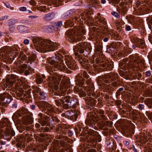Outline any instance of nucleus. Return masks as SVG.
<instances>
[{
  "label": "nucleus",
  "mask_w": 152,
  "mask_h": 152,
  "mask_svg": "<svg viewBox=\"0 0 152 152\" xmlns=\"http://www.w3.org/2000/svg\"><path fill=\"white\" fill-rule=\"evenodd\" d=\"M33 42L43 53L53 51L58 49V46L60 45L58 43L50 40L45 41L39 37L34 38L33 39Z\"/></svg>",
  "instance_id": "nucleus-1"
},
{
  "label": "nucleus",
  "mask_w": 152,
  "mask_h": 152,
  "mask_svg": "<svg viewBox=\"0 0 152 152\" xmlns=\"http://www.w3.org/2000/svg\"><path fill=\"white\" fill-rule=\"evenodd\" d=\"M84 28V27L81 26V27H78L75 30L69 29L66 32V34L69 36V40L72 42L75 40L76 41H79L84 39L83 36L85 32Z\"/></svg>",
  "instance_id": "nucleus-2"
},
{
  "label": "nucleus",
  "mask_w": 152,
  "mask_h": 152,
  "mask_svg": "<svg viewBox=\"0 0 152 152\" xmlns=\"http://www.w3.org/2000/svg\"><path fill=\"white\" fill-rule=\"evenodd\" d=\"M56 54V53H55ZM58 55H55V57L49 58V63L51 65H53L54 67L58 68L61 71H63L66 69L64 65V61L61 58L62 57L60 53H58Z\"/></svg>",
  "instance_id": "nucleus-3"
},
{
  "label": "nucleus",
  "mask_w": 152,
  "mask_h": 152,
  "mask_svg": "<svg viewBox=\"0 0 152 152\" xmlns=\"http://www.w3.org/2000/svg\"><path fill=\"white\" fill-rule=\"evenodd\" d=\"M86 92L83 91L82 87H80L78 86H75V90L78 91L80 94H82V96L85 97L87 94L90 96L91 95V93L94 92V88L93 84H91L90 85L87 86L85 88Z\"/></svg>",
  "instance_id": "nucleus-4"
},
{
  "label": "nucleus",
  "mask_w": 152,
  "mask_h": 152,
  "mask_svg": "<svg viewBox=\"0 0 152 152\" xmlns=\"http://www.w3.org/2000/svg\"><path fill=\"white\" fill-rule=\"evenodd\" d=\"M37 106L39 109L42 108V111L45 112L48 115H50L51 113L53 112V107L48 103L42 101L37 104Z\"/></svg>",
  "instance_id": "nucleus-5"
},
{
  "label": "nucleus",
  "mask_w": 152,
  "mask_h": 152,
  "mask_svg": "<svg viewBox=\"0 0 152 152\" xmlns=\"http://www.w3.org/2000/svg\"><path fill=\"white\" fill-rule=\"evenodd\" d=\"M16 76L14 74H12L11 75H8V77L6 78V81L3 84L5 88L12 87L14 84L16 86L15 83L18 81Z\"/></svg>",
  "instance_id": "nucleus-6"
},
{
  "label": "nucleus",
  "mask_w": 152,
  "mask_h": 152,
  "mask_svg": "<svg viewBox=\"0 0 152 152\" xmlns=\"http://www.w3.org/2000/svg\"><path fill=\"white\" fill-rule=\"evenodd\" d=\"M64 99L66 103L64 104V108L67 109L69 107H75V106L76 101L75 99L72 98H71L70 96L67 95L64 97Z\"/></svg>",
  "instance_id": "nucleus-7"
},
{
  "label": "nucleus",
  "mask_w": 152,
  "mask_h": 152,
  "mask_svg": "<svg viewBox=\"0 0 152 152\" xmlns=\"http://www.w3.org/2000/svg\"><path fill=\"white\" fill-rule=\"evenodd\" d=\"M12 97L8 93L0 94V105L3 106L5 104H9L12 100Z\"/></svg>",
  "instance_id": "nucleus-8"
},
{
  "label": "nucleus",
  "mask_w": 152,
  "mask_h": 152,
  "mask_svg": "<svg viewBox=\"0 0 152 152\" xmlns=\"http://www.w3.org/2000/svg\"><path fill=\"white\" fill-rule=\"evenodd\" d=\"M56 78L59 80H61L60 85L61 88L63 89L64 88H66L68 86L69 84V82L66 76L58 75H57Z\"/></svg>",
  "instance_id": "nucleus-9"
},
{
  "label": "nucleus",
  "mask_w": 152,
  "mask_h": 152,
  "mask_svg": "<svg viewBox=\"0 0 152 152\" xmlns=\"http://www.w3.org/2000/svg\"><path fill=\"white\" fill-rule=\"evenodd\" d=\"M18 22V20L16 18H12L8 21V25L9 26V29L11 32L14 31L16 24Z\"/></svg>",
  "instance_id": "nucleus-10"
},
{
  "label": "nucleus",
  "mask_w": 152,
  "mask_h": 152,
  "mask_svg": "<svg viewBox=\"0 0 152 152\" xmlns=\"http://www.w3.org/2000/svg\"><path fill=\"white\" fill-rule=\"evenodd\" d=\"M33 122V118L29 115L23 117L22 124L26 125L32 124Z\"/></svg>",
  "instance_id": "nucleus-11"
},
{
  "label": "nucleus",
  "mask_w": 152,
  "mask_h": 152,
  "mask_svg": "<svg viewBox=\"0 0 152 152\" xmlns=\"http://www.w3.org/2000/svg\"><path fill=\"white\" fill-rule=\"evenodd\" d=\"M110 75L109 74H105L102 76L99 77L98 81L100 80L106 83H110L111 82L110 80ZM98 82H99V81Z\"/></svg>",
  "instance_id": "nucleus-12"
},
{
  "label": "nucleus",
  "mask_w": 152,
  "mask_h": 152,
  "mask_svg": "<svg viewBox=\"0 0 152 152\" xmlns=\"http://www.w3.org/2000/svg\"><path fill=\"white\" fill-rule=\"evenodd\" d=\"M10 122L7 118H4L0 122V128H3L5 126L10 127Z\"/></svg>",
  "instance_id": "nucleus-13"
},
{
  "label": "nucleus",
  "mask_w": 152,
  "mask_h": 152,
  "mask_svg": "<svg viewBox=\"0 0 152 152\" xmlns=\"http://www.w3.org/2000/svg\"><path fill=\"white\" fill-rule=\"evenodd\" d=\"M66 64L68 67H66V69L63 71L68 69V68L72 70H75L77 68L76 64L71 61H66ZM64 65L66 66L64 64Z\"/></svg>",
  "instance_id": "nucleus-14"
},
{
  "label": "nucleus",
  "mask_w": 152,
  "mask_h": 152,
  "mask_svg": "<svg viewBox=\"0 0 152 152\" xmlns=\"http://www.w3.org/2000/svg\"><path fill=\"white\" fill-rule=\"evenodd\" d=\"M55 14L54 12L48 13L43 18V19L45 21H48L54 18Z\"/></svg>",
  "instance_id": "nucleus-15"
},
{
  "label": "nucleus",
  "mask_w": 152,
  "mask_h": 152,
  "mask_svg": "<svg viewBox=\"0 0 152 152\" xmlns=\"http://www.w3.org/2000/svg\"><path fill=\"white\" fill-rule=\"evenodd\" d=\"M100 126L102 127L103 128L104 126H108L110 127H111L113 125V123L110 121H102L100 123Z\"/></svg>",
  "instance_id": "nucleus-16"
},
{
  "label": "nucleus",
  "mask_w": 152,
  "mask_h": 152,
  "mask_svg": "<svg viewBox=\"0 0 152 152\" xmlns=\"http://www.w3.org/2000/svg\"><path fill=\"white\" fill-rule=\"evenodd\" d=\"M17 28L20 32L26 33L28 32V28L26 26L20 25L18 26Z\"/></svg>",
  "instance_id": "nucleus-17"
},
{
  "label": "nucleus",
  "mask_w": 152,
  "mask_h": 152,
  "mask_svg": "<svg viewBox=\"0 0 152 152\" xmlns=\"http://www.w3.org/2000/svg\"><path fill=\"white\" fill-rule=\"evenodd\" d=\"M87 43L86 42H80L77 44L75 46L74 49L75 50L77 51V49H78V47H79L80 48H84L87 46Z\"/></svg>",
  "instance_id": "nucleus-18"
},
{
  "label": "nucleus",
  "mask_w": 152,
  "mask_h": 152,
  "mask_svg": "<svg viewBox=\"0 0 152 152\" xmlns=\"http://www.w3.org/2000/svg\"><path fill=\"white\" fill-rule=\"evenodd\" d=\"M84 48V53L83 55L85 57H87L91 53V48L88 46H86Z\"/></svg>",
  "instance_id": "nucleus-19"
},
{
  "label": "nucleus",
  "mask_w": 152,
  "mask_h": 152,
  "mask_svg": "<svg viewBox=\"0 0 152 152\" xmlns=\"http://www.w3.org/2000/svg\"><path fill=\"white\" fill-rule=\"evenodd\" d=\"M43 29L46 32L50 33L53 32V26H46L43 27Z\"/></svg>",
  "instance_id": "nucleus-20"
},
{
  "label": "nucleus",
  "mask_w": 152,
  "mask_h": 152,
  "mask_svg": "<svg viewBox=\"0 0 152 152\" xmlns=\"http://www.w3.org/2000/svg\"><path fill=\"white\" fill-rule=\"evenodd\" d=\"M65 101L64 99V97H62L61 99H59L55 100V102L57 105L59 106L60 105L61 103L63 106L64 104H65Z\"/></svg>",
  "instance_id": "nucleus-21"
},
{
  "label": "nucleus",
  "mask_w": 152,
  "mask_h": 152,
  "mask_svg": "<svg viewBox=\"0 0 152 152\" xmlns=\"http://www.w3.org/2000/svg\"><path fill=\"white\" fill-rule=\"evenodd\" d=\"M79 62L80 63L82 66L83 67H85L86 65L83 64V62H84L85 64L88 63V60L84 57L81 58L79 60Z\"/></svg>",
  "instance_id": "nucleus-22"
},
{
  "label": "nucleus",
  "mask_w": 152,
  "mask_h": 152,
  "mask_svg": "<svg viewBox=\"0 0 152 152\" xmlns=\"http://www.w3.org/2000/svg\"><path fill=\"white\" fill-rule=\"evenodd\" d=\"M145 103L149 107H152V98L146 99Z\"/></svg>",
  "instance_id": "nucleus-23"
},
{
  "label": "nucleus",
  "mask_w": 152,
  "mask_h": 152,
  "mask_svg": "<svg viewBox=\"0 0 152 152\" xmlns=\"http://www.w3.org/2000/svg\"><path fill=\"white\" fill-rule=\"evenodd\" d=\"M47 96V94L44 91L41 92L39 94V97L40 99L44 100L46 98Z\"/></svg>",
  "instance_id": "nucleus-24"
},
{
  "label": "nucleus",
  "mask_w": 152,
  "mask_h": 152,
  "mask_svg": "<svg viewBox=\"0 0 152 152\" xmlns=\"http://www.w3.org/2000/svg\"><path fill=\"white\" fill-rule=\"evenodd\" d=\"M131 113L133 115H138L137 113H139V115H140V119H142V118H143L144 117L143 115L142 114H140L139 113V112L137 110H133L131 112Z\"/></svg>",
  "instance_id": "nucleus-25"
},
{
  "label": "nucleus",
  "mask_w": 152,
  "mask_h": 152,
  "mask_svg": "<svg viewBox=\"0 0 152 152\" xmlns=\"http://www.w3.org/2000/svg\"><path fill=\"white\" fill-rule=\"evenodd\" d=\"M148 140V139H147V138L146 135H143L142 136H141L140 141L142 143H145L146 142V141Z\"/></svg>",
  "instance_id": "nucleus-26"
},
{
  "label": "nucleus",
  "mask_w": 152,
  "mask_h": 152,
  "mask_svg": "<svg viewBox=\"0 0 152 152\" xmlns=\"http://www.w3.org/2000/svg\"><path fill=\"white\" fill-rule=\"evenodd\" d=\"M145 94L147 96H152V90L151 89H147L145 92Z\"/></svg>",
  "instance_id": "nucleus-27"
},
{
  "label": "nucleus",
  "mask_w": 152,
  "mask_h": 152,
  "mask_svg": "<svg viewBox=\"0 0 152 152\" xmlns=\"http://www.w3.org/2000/svg\"><path fill=\"white\" fill-rule=\"evenodd\" d=\"M12 50L15 52V55H18V51L20 50V48L17 45L15 46L12 48Z\"/></svg>",
  "instance_id": "nucleus-28"
},
{
  "label": "nucleus",
  "mask_w": 152,
  "mask_h": 152,
  "mask_svg": "<svg viewBox=\"0 0 152 152\" xmlns=\"http://www.w3.org/2000/svg\"><path fill=\"white\" fill-rule=\"evenodd\" d=\"M36 58V56L35 54H33L28 57V59L30 61H34Z\"/></svg>",
  "instance_id": "nucleus-29"
},
{
  "label": "nucleus",
  "mask_w": 152,
  "mask_h": 152,
  "mask_svg": "<svg viewBox=\"0 0 152 152\" xmlns=\"http://www.w3.org/2000/svg\"><path fill=\"white\" fill-rule=\"evenodd\" d=\"M38 122L41 124L42 126H44L46 123L47 121L43 120L42 118H39Z\"/></svg>",
  "instance_id": "nucleus-30"
},
{
  "label": "nucleus",
  "mask_w": 152,
  "mask_h": 152,
  "mask_svg": "<svg viewBox=\"0 0 152 152\" xmlns=\"http://www.w3.org/2000/svg\"><path fill=\"white\" fill-rule=\"evenodd\" d=\"M111 76L110 77L111 82L115 80L117 78V74H109Z\"/></svg>",
  "instance_id": "nucleus-31"
},
{
  "label": "nucleus",
  "mask_w": 152,
  "mask_h": 152,
  "mask_svg": "<svg viewBox=\"0 0 152 152\" xmlns=\"http://www.w3.org/2000/svg\"><path fill=\"white\" fill-rule=\"evenodd\" d=\"M21 111V113L23 114V115L29 113V112L28 110V109L25 108L23 107H22Z\"/></svg>",
  "instance_id": "nucleus-32"
},
{
  "label": "nucleus",
  "mask_w": 152,
  "mask_h": 152,
  "mask_svg": "<svg viewBox=\"0 0 152 152\" xmlns=\"http://www.w3.org/2000/svg\"><path fill=\"white\" fill-rule=\"evenodd\" d=\"M10 131L9 128H6V130L5 131L4 133V136L5 137H9L10 136Z\"/></svg>",
  "instance_id": "nucleus-33"
},
{
  "label": "nucleus",
  "mask_w": 152,
  "mask_h": 152,
  "mask_svg": "<svg viewBox=\"0 0 152 152\" xmlns=\"http://www.w3.org/2000/svg\"><path fill=\"white\" fill-rule=\"evenodd\" d=\"M102 48V46L101 45H98L96 46V51L99 52L100 51Z\"/></svg>",
  "instance_id": "nucleus-34"
},
{
  "label": "nucleus",
  "mask_w": 152,
  "mask_h": 152,
  "mask_svg": "<svg viewBox=\"0 0 152 152\" xmlns=\"http://www.w3.org/2000/svg\"><path fill=\"white\" fill-rule=\"evenodd\" d=\"M36 82L37 84H39L43 82V79L40 77H38L36 79Z\"/></svg>",
  "instance_id": "nucleus-35"
},
{
  "label": "nucleus",
  "mask_w": 152,
  "mask_h": 152,
  "mask_svg": "<svg viewBox=\"0 0 152 152\" xmlns=\"http://www.w3.org/2000/svg\"><path fill=\"white\" fill-rule=\"evenodd\" d=\"M106 32L108 34V35H112L113 34L114 30L113 29H110L108 28Z\"/></svg>",
  "instance_id": "nucleus-36"
},
{
  "label": "nucleus",
  "mask_w": 152,
  "mask_h": 152,
  "mask_svg": "<svg viewBox=\"0 0 152 152\" xmlns=\"http://www.w3.org/2000/svg\"><path fill=\"white\" fill-rule=\"evenodd\" d=\"M84 78H77V80L78 82V83H79L81 84V85H82L84 84Z\"/></svg>",
  "instance_id": "nucleus-37"
},
{
  "label": "nucleus",
  "mask_w": 152,
  "mask_h": 152,
  "mask_svg": "<svg viewBox=\"0 0 152 152\" xmlns=\"http://www.w3.org/2000/svg\"><path fill=\"white\" fill-rule=\"evenodd\" d=\"M109 1V3L110 4L112 3L113 4H117L120 1V0H108Z\"/></svg>",
  "instance_id": "nucleus-38"
},
{
  "label": "nucleus",
  "mask_w": 152,
  "mask_h": 152,
  "mask_svg": "<svg viewBox=\"0 0 152 152\" xmlns=\"http://www.w3.org/2000/svg\"><path fill=\"white\" fill-rule=\"evenodd\" d=\"M107 67L106 68H107V70H112L113 68V65L109 63L107 64Z\"/></svg>",
  "instance_id": "nucleus-39"
},
{
  "label": "nucleus",
  "mask_w": 152,
  "mask_h": 152,
  "mask_svg": "<svg viewBox=\"0 0 152 152\" xmlns=\"http://www.w3.org/2000/svg\"><path fill=\"white\" fill-rule=\"evenodd\" d=\"M73 22L71 20H69L66 22V24L68 25H70L71 26L73 25L72 24Z\"/></svg>",
  "instance_id": "nucleus-40"
},
{
  "label": "nucleus",
  "mask_w": 152,
  "mask_h": 152,
  "mask_svg": "<svg viewBox=\"0 0 152 152\" xmlns=\"http://www.w3.org/2000/svg\"><path fill=\"white\" fill-rule=\"evenodd\" d=\"M99 19L98 20V22L100 23H104L105 20V18L102 16H99Z\"/></svg>",
  "instance_id": "nucleus-41"
},
{
  "label": "nucleus",
  "mask_w": 152,
  "mask_h": 152,
  "mask_svg": "<svg viewBox=\"0 0 152 152\" xmlns=\"http://www.w3.org/2000/svg\"><path fill=\"white\" fill-rule=\"evenodd\" d=\"M144 44V41L141 39H140V40H139L137 42V45H139V46H140V45L141 44V45H143Z\"/></svg>",
  "instance_id": "nucleus-42"
},
{
  "label": "nucleus",
  "mask_w": 152,
  "mask_h": 152,
  "mask_svg": "<svg viewBox=\"0 0 152 152\" xmlns=\"http://www.w3.org/2000/svg\"><path fill=\"white\" fill-rule=\"evenodd\" d=\"M86 14L85 13H83L82 12L80 14V17H81V18L83 20L85 19V17L86 16Z\"/></svg>",
  "instance_id": "nucleus-43"
},
{
  "label": "nucleus",
  "mask_w": 152,
  "mask_h": 152,
  "mask_svg": "<svg viewBox=\"0 0 152 152\" xmlns=\"http://www.w3.org/2000/svg\"><path fill=\"white\" fill-rule=\"evenodd\" d=\"M91 120L90 118H88L85 121V123L88 125H90L91 123Z\"/></svg>",
  "instance_id": "nucleus-44"
},
{
  "label": "nucleus",
  "mask_w": 152,
  "mask_h": 152,
  "mask_svg": "<svg viewBox=\"0 0 152 152\" xmlns=\"http://www.w3.org/2000/svg\"><path fill=\"white\" fill-rule=\"evenodd\" d=\"M87 67H86V69H88V70H90L91 71H94V69H93V67L92 66V65L91 66L90 65H89L87 66Z\"/></svg>",
  "instance_id": "nucleus-45"
},
{
  "label": "nucleus",
  "mask_w": 152,
  "mask_h": 152,
  "mask_svg": "<svg viewBox=\"0 0 152 152\" xmlns=\"http://www.w3.org/2000/svg\"><path fill=\"white\" fill-rule=\"evenodd\" d=\"M145 106L142 104H139L138 105V108L141 110H142L144 109Z\"/></svg>",
  "instance_id": "nucleus-46"
},
{
  "label": "nucleus",
  "mask_w": 152,
  "mask_h": 152,
  "mask_svg": "<svg viewBox=\"0 0 152 152\" xmlns=\"http://www.w3.org/2000/svg\"><path fill=\"white\" fill-rule=\"evenodd\" d=\"M42 130L43 132H47L49 131V128L48 127H43L42 128Z\"/></svg>",
  "instance_id": "nucleus-47"
},
{
  "label": "nucleus",
  "mask_w": 152,
  "mask_h": 152,
  "mask_svg": "<svg viewBox=\"0 0 152 152\" xmlns=\"http://www.w3.org/2000/svg\"><path fill=\"white\" fill-rule=\"evenodd\" d=\"M62 25V23L61 21H59L57 23L56 25V27L58 28L60 27Z\"/></svg>",
  "instance_id": "nucleus-48"
},
{
  "label": "nucleus",
  "mask_w": 152,
  "mask_h": 152,
  "mask_svg": "<svg viewBox=\"0 0 152 152\" xmlns=\"http://www.w3.org/2000/svg\"><path fill=\"white\" fill-rule=\"evenodd\" d=\"M85 48H80L77 49V51H79V52L80 54H83L84 53Z\"/></svg>",
  "instance_id": "nucleus-49"
},
{
  "label": "nucleus",
  "mask_w": 152,
  "mask_h": 152,
  "mask_svg": "<svg viewBox=\"0 0 152 152\" xmlns=\"http://www.w3.org/2000/svg\"><path fill=\"white\" fill-rule=\"evenodd\" d=\"M8 17H9L8 16L4 15L1 17V20H6L8 19Z\"/></svg>",
  "instance_id": "nucleus-50"
},
{
  "label": "nucleus",
  "mask_w": 152,
  "mask_h": 152,
  "mask_svg": "<svg viewBox=\"0 0 152 152\" xmlns=\"http://www.w3.org/2000/svg\"><path fill=\"white\" fill-rule=\"evenodd\" d=\"M112 15L117 18H119L120 17L119 15H118L117 12H113L112 13Z\"/></svg>",
  "instance_id": "nucleus-51"
},
{
  "label": "nucleus",
  "mask_w": 152,
  "mask_h": 152,
  "mask_svg": "<svg viewBox=\"0 0 152 152\" xmlns=\"http://www.w3.org/2000/svg\"><path fill=\"white\" fill-rule=\"evenodd\" d=\"M100 116L103 120H106L107 119V118L104 115V114L100 115Z\"/></svg>",
  "instance_id": "nucleus-52"
},
{
  "label": "nucleus",
  "mask_w": 152,
  "mask_h": 152,
  "mask_svg": "<svg viewBox=\"0 0 152 152\" xmlns=\"http://www.w3.org/2000/svg\"><path fill=\"white\" fill-rule=\"evenodd\" d=\"M68 113H70L68 111L66 112L65 113H62L61 114L62 116L64 117L66 116H69L71 115H68Z\"/></svg>",
  "instance_id": "nucleus-53"
},
{
  "label": "nucleus",
  "mask_w": 152,
  "mask_h": 152,
  "mask_svg": "<svg viewBox=\"0 0 152 152\" xmlns=\"http://www.w3.org/2000/svg\"><path fill=\"white\" fill-rule=\"evenodd\" d=\"M83 75L86 78H88V75H87V72L85 71L83 72Z\"/></svg>",
  "instance_id": "nucleus-54"
},
{
  "label": "nucleus",
  "mask_w": 152,
  "mask_h": 152,
  "mask_svg": "<svg viewBox=\"0 0 152 152\" xmlns=\"http://www.w3.org/2000/svg\"><path fill=\"white\" fill-rule=\"evenodd\" d=\"M19 10L20 11H25L26 10V8L24 7H21L19 8Z\"/></svg>",
  "instance_id": "nucleus-55"
},
{
  "label": "nucleus",
  "mask_w": 152,
  "mask_h": 152,
  "mask_svg": "<svg viewBox=\"0 0 152 152\" xmlns=\"http://www.w3.org/2000/svg\"><path fill=\"white\" fill-rule=\"evenodd\" d=\"M97 113L100 115L104 114V111L103 110H98L97 111Z\"/></svg>",
  "instance_id": "nucleus-56"
},
{
  "label": "nucleus",
  "mask_w": 152,
  "mask_h": 152,
  "mask_svg": "<svg viewBox=\"0 0 152 152\" xmlns=\"http://www.w3.org/2000/svg\"><path fill=\"white\" fill-rule=\"evenodd\" d=\"M20 57L21 58V60L23 61L25 60L27 58V57L25 55H23Z\"/></svg>",
  "instance_id": "nucleus-57"
},
{
  "label": "nucleus",
  "mask_w": 152,
  "mask_h": 152,
  "mask_svg": "<svg viewBox=\"0 0 152 152\" xmlns=\"http://www.w3.org/2000/svg\"><path fill=\"white\" fill-rule=\"evenodd\" d=\"M27 66L26 64H24L21 65V67L23 69H26L27 68Z\"/></svg>",
  "instance_id": "nucleus-58"
},
{
  "label": "nucleus",
  "mask_w": 152,
  "mask_h": 152,
  "mask_svg": "<svg viewBox=\"0 0 152 152\" xmlns=\"http://www.w3.org/2000/svg\"><path fill=\"white\" fill-rule=\"evenodd\" d=\"M91 79H89L88 80H87L86 84L88 86L90 85L91 83Z\"/></svg>",
  "instance_id": "nucleus-59"
},
{
  "label": "nucleus",
  "mask_w": 152,
  "mask_h": 152,
  "mask_svg": "<svg viewBox=\"0 0 152 152\" xmlns=\"http://www.w3.org/2000/svg\"><path fill=\"white\" fill-rule=\"evenodd\" d=\"M53 88L55 90H58L59 88L58 85L57 84L54 85L53 86Z\"/></svg>",
  "instance_id": "nucleus-60"
},
{
  "label": "nucleus",
  "mask_w": 152,
  "mask_h": 152,
  "mask_svg": "<svg viewBox=\"0 0 152 152\" xmlns=\"http://www.w3.org/2000/svg\"><path fill=\"white\" fill-rule=\"evenodd\" d=\"M82 74L80 73H79L77 74V75L76 76V77L77 78H77H82Z\"/></svg>",
  "instance_id": "nucleus-61"
},
{
  "label": "nucleus",
  "mask_w": 152,
  "mask_h": 152,
  "mask_svg": "<svg viewBox=\"0 0 152 152\" xmlns=\"http://www.w3.org/2000/svg\"><path fill=\"white\" fill-rule=\"evenodd\" d=\"M111 85L113 87H115L117 86V83L115 81L114 82L111 83Z\"/></svg>",
  "instance_id": "nucleus-62"
},
{
  "label": "nucleus",
  "mask_w": 152,
  "mask_h": 152,
  "mask_svg": "<svg viewBox=\"0 0 152 152\" xmlns=\"http://www.w3.org/2000/svg\"><path fill=\"white\" fill-rule=\"evenodd\" d=\"M148 118L150 119L151 120L152 119V113H150L148 115Z\"/></svg>",
  "instance_id": "nucleus-63"
},
{
  "label": "nucleus",
  "mask_w": 152,
  "mask_h": 152,
  "mask_svg": "<svg viewBox=\"0 0 152 152\" xmlns=\"http://www.w3.org/2000/svg\"><path fill=\"white\" fill-rule=\"evenodd\" d=\"M87 152H97L94 149H91L89 150Z\"/></svg>",
  "instance_id": "nucleus-64"
}]
</instances>
